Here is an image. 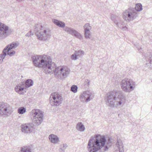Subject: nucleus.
I'll list each match as a JSON object with an SVG mask.
<instances>
[{"instance_id":"f257e3e1","label":"nucleus","mask_w":152,"mask_h":152,"mask_svg":"<svg viewBox=\"0 0 152 152\" xmlns=\"http://www.w3.org/2000/svg\"><path fill=\"white\" fill-rule=\"evenodd\" d=\"M32 61L34 66L42 68L46 74L54 72L55 76L63 80L69 75L70 69L66 66L56 67L52 62L50 56L45 55H36L32 57Z\"/></svg>"},{"instance_id":"f03ea898","label":"nucleus","mask_w":152,"mask_h":152,"mask_svg":"<svg viewBox=\"0 0 152 152\" xmlns=\"http://www.w3.org/2000/svg\"><path fill=\"white\" fill-rule=\"evenodd\" d=\"M111 145L110 140L107 141L104 136H101L99 134H96L94 137H92L89 140L87 148L89 152H97L102 148L103 150L106 151Z\"/></svg>"},{"instance_id":"7ed1b4c3","label":"nucleus","mask_w":152,"mask_h":152,"mask_svg":"<svg viewBox=\"0 0 152 152\" xmlns=\"http://www.w3.org/2000/svg\"><path fill=\"white\" fill-rule=\"evenodd\" d=\"M31 113L33 116V123L23 124L21 126V131L24 133L28 134L32 132L34 129V126L39 125L43 120V114L39 110H33Z\"/></svg>"},{"instance_id":"20e7f679","label":"nucleus","mask_w":152,"mask_h":152,"mask_svg":"<svg viewBox=\"0 0 152 152\" xmlns=\"http://www.w3.org/2000/svg\"><path fill=\"white\" fill-rule=\"evenodd\" d=\"M107 105L110 108L124 104V96L121 91H113L109 92L105 97Z\"/></svg>"},{"instance_id":"39448f33","label":"nucleus","mask_w":152,"mask_h":152,"mask_svg":"<svg viewBox=\"0 0 152 152\" xmlns=\"http://www.w3.org/2000/svg\"><path fill=\"white\" fill-rule=\"evenodd\" d=\"M135 9L130 7L125 10L122 13V17L127 22H130L134 20L138 17V13L135 11Z\"/></svg>"},{"instance_id":"423d86ee","label":"nucleus","mask_w":152,"mask_h":152,"mask_svg":"<svg viewBox=\"0 0 152 152\" xmlns=\"http://www.w3.org/2000/svg\"><path fill=\"white\" fill-rule=\"evenodd\" d=\"M35 34L39 40L43 41L48 40L51 36L50 30L42 26H41L40 30L37 31Z\"/></svg>"},{"instance_id":"0eeeda50","label":"nucleus","mask_w":152,"mask_h":152,"mask_svg":"<svg viewBox=\"0 0 152 152\" xmlns=\"http://www.w3.org/2000/svg\"><path fill=\"white\" fill-rule=\"evenodd\" d=\"M120 84L122 89L126 92L133 91L135 87V83L131 79H125L122 80Z\"/></svg>"},{"instance_id":"6e6552de","label":"nucleus","mask_w":152,"mask_h":152,"mask_svg":"<svg viewBox=\"0 0 152 152\" xmlns=\"http://www.w3.org/2000/svg\"><path fill=\"white\" fill-rule=\"evenodd\" d=\"M49 99L50 104L53 106H58L62 103L63 100L61 95L57 92L52 93Z\"/></svg>"},{"instance_id":"1a4fd4ad","label":"nucleus","mask_w":152,"mask_h":152,"mask_svg":"<svg viewBox=\"0 0 152 152\" xmlns=\"http://www.w3.org/2000/svg\"><path fill=\"white\" fill-rule=\"evenodd\" d=\"M11 31L9 27L4 24L0 22V40L5 39L11 34Z\"/></svg>"},{"instance_id":"9d476101","label":"nucleus","mask_w":152,"mask_h":152,"mask_svg":"<svg viewBox=\"0 0 152 152\" xmlns=\"http://www.w3.org/2000/svg\"><path fill=\"white\" fill-rule=\"evenodd\" d=\"M94 97V93L91 91H87L81 93L80 96V100L82 102H87L90 101Z\"/></svg>"},{"instance_id":"9b49d317","label":"nucleus","mask_w":152,"mask_h":152,"mask_svg":"<svg viewBox=\"0 0 152 152\" xmlns=\"http://www.w3.org/2000/svg\"><path fill=\"white\" fill-rule=\"evenodd\" d=\"M18 44L16 42H12L7 46L4 49L2 53L0 54V64L3 62V60L7 55L6 52L11 49L16 48Z\"/></svg>"},{"instance_id":"f8f14e48","label":"nucleus","mask_w":152,"mask_h":152,"mask_svg":"<svg viewBox=\"0 0 152 152\" xmlns=\"http://www.w3.org/2000/svg\"><path fill=\"white\" fill-rule=\"evenodd\" d=\"M12 112L11 106L7 103L0 104V114L1 115H7Z\"/></svg>"},{"instance_id":"ddd939ff","label":"nucleus","mask_w":152,"mask_h":152,"mask_svg":"<svg viewBox=\"0 0 152 152\" xmlns=\"http://www.w3.org/2000/svg\"><path fill=\"white\" fill-rule=\"evenodd\" d=\"M64 30L68 34L75 36L79 39H80L82 38L83 36L81 34L71 28L66 26Z\"/></svg>"},{"instance_id":"4468645a","label":"nucleus","mask_w":152,"mask_h":152,"mask_svg":"<svg viewBox=\"0 0 152 152\" xmlns=\"http://www.w3.org/2000/svg\"><path fill=\"white\" fill-rule=\"evenodd\" d=\"M64 30L68 34L75 36L79 39H80L82 38L83 36L81 34L71 28L66 26Z\"/></svg>"},{"instance_id":"2eb2a0df","label":"nucleus","mask_w":152,"mask_h":152,"mask_svg":"<svg viewBox=\"0 0 152 152\" xmlns=\"http://www.w3.org/2000/svg\"><path fill=\"white\" fill-rule=\"evenodd\" d=\"M144 64L145 69L147 70L148 69H152V54L148 53L147 55L145 56Z\"/></svg>"},{"instance_id":"dca6fc26","label":"nucleus","mask_w":152,"mask_h":152,"mask_svg":"<svg viewBox=\"0 0 152 152\" xmlns=\"http://www.w3.org/2000/svg\"><path fill=\"white\" fill-rule=\"evenodd\" d=\"M114 152H124V145L121 140H118L116 143Z\"/></svg>"},{"instance_id":"f3484780","label":"nucleus","mask_w":152,"mask_h":152,"mask_svg":"<svg viewBox=\"0 0 152 152\" xmlns=\"http://www.w3.org/2000/svg\"><path fill=\"white\" fill-rule=\"evenodd\" d=\"M48 138L50 141L54 144H58L60 142L59 137L56 135L51 134L49 136Z\"/></svg>"},{"instance_id":"a211bd4d","label":"nucleus","mask_w":152,"mask_h":152,"mask_svg":"<svg viewBox=\"0 0 152 152\" xmlns=\"http://www.w3.org/2000/svg\"><path fill=\"white\" fill-rule=\"evenodd\" d=\"M24 89V87L23 84H19L17 85L15 87V91L18 94L21 95L24 94V92L23 91Z\"/></svg>"},{"instance_id":"6ab92c4d","label":"nucleus","mask_w":152,"mask_h":152,"mask_svg":"<svg viewBox=\"0 0 152 152\" xmlns=\"http://www.w3.org/2000/svg\"><path fill=\"white\" fill-rule=\"evenodd\" d=\"M52 20L53 22L59 27L63 28L65 26V23L62 21L55 19H53Z\"/></svg>"},{"instance_id":"aec40b11","label":"nucleus","mask_w":152,"mask_h":152,"mask_svg":"<svg viewBox=\"0 0 152 152\" xmlns=\"http://www.w3.org/2000/svg\"><path fill=\"white\" fill-rule=\"evenodd\" d=\"M77 129L80 132H84L86 129V128L82 122H78L76 126Z\"/></svg>"},{"instance_id":"412c9836","label":"nucleus","mask_w":152,"mask_h":152,"mask_svg":"<svg viewBox=\"0 0 152 152\" xmlns=\"http://www.w3.org/2000/svg\"><path fill=\"white\" fill-rule=\"evenodd\" d=\"M33 81L31 79H28L25 82V87L26 88H28L32 86L33 85Z\"/></svg>"},{"instance_id":"4be33fe9","label":"nucleus","mask_w":152,"mask_h":152,"mask_svg":"<svg viewBox=\"0 0 152 152\" xmlns=\"http://www.w3.org/2000/svg\"><path fill=\"white\" fill-rule=\"evenodd\" d=\"M67 146V144L66 143H63L60 145L59 149V152H64Z\"/></svg>"},{"instance_id":"5701e85b","label":"nucleus","mask_w":152,"mask_h":152,"mask_svg":"<svg viewBox=\"0 0 152 152\" xmlns=\"http://www.w3.org/2000/svg\"><path fill=\"white\" fill-rule=\"evenodd\" d=\"M142 4H141L139 3L136 4L134 8H133V9H135V11L136 12H137L140 11L142 10Z\"/></svg>"},{"instance_id":"b1692460","label":"nucleus","mask_w":152,"mask_h":152,"mask_svg":"<svg viewBox=\"0 0 152 152\" xmlns=\"http://www.w3.org/2000/svg\"><path fill=\"white\" fill-rule=\"evenodd\" d=\"M114 23L116 25V26L119 28H121L123 25L124 21L123 20H118L114 21Z\"/></svg>"},{"instance_id":"393cba45","label":"nucleus","mask_w":152,"mask_h":152,"mask_svg":"<svg viewBox=\"0 0 152 152\" xmlns=\"http://www.w3.org/2000/svg\"><path fill=\"white\" fill-rule=\"evenodd\" d=\"M75 54H77V56L79 58L82 57L84 54V52L81 50H79L78 51H75Z\"/></svg>"},{"instance_id":"a878e982","label":"nucleus","mask_w":152,"mask_h":152,"mask_svg":"<svg viewBox=\"0 0 152 152\" xmlns=\"http://www.w3.org/2000/svg\"><path fill=\"white\" fill-rule=\"evenodd\" d=\"M26 112V109L24 107H19L18 110V113L22 114L25 113Z\"/></svg>"},{"instance_id":"bb28decb","label":"nucleus","mask_w":152,"mask_h":152,"mask_svg":"<svg viewBox=\"0 0 152 152\" xmlns=\"http://www.w3.org/2000/svg\"><path fill=\"white\" fill-rule=\"evenodd\" d=\"M84 32V37L86 39H90L91 36V33L90 31H85Z\"/></svg>"},{"instance_id":"cd10ccee","label":"nucleus","mask_w":152,"mask_h":152,"mask_svg":"<svg viewBox=\"0 0 152 152\" xmlns=\"http://www.w3.org/2000/svg\"><path fill=\"white\" fill-rule=\"evenodd\" d=\"M92 27L89 23H87L84 25V31H90Z\"/></svg>"},{"instance_id":"c85d7f7f","label":"nucleus","mask_w":152,"mask_h":152,"mask_svg":"<svg viewBox=\"0 0 152 152\" xmlns=\"http://www.w3.org/2000/svg\"><path fill=\"white\" fill-rule=\"evenodd\" d=\"M20 152H31L30 148L27 147H23L21 148Z\"/></svg>"},{"instance_id":"c756f323","label":"nucleus","mask_w":152,"mask_h":152,"mask_svg":"<svg viewBox=\"0 0 152 152\" xmlns=\"http://www.w3.org/2000/svg\"><path fill=\"white\" fill-rule=\"evenodd\" d=\"M77 87L75 85L72 86L71 88V90L73 92L75 93L77 92Z\"/></svg>"},{"instance_id":"7c9ffc66","label":"nucleus","mask_w":152,"mask_h":152,"mask_svg":"<svg viewBox=\"0 0 152 152\" xmlns=\"http://www.w3.org/2000/svg\"><path fill=\"white\" fill-rule=\"evenodd\" d=\"M71 58L72 60H75L78 58L77 56V54H75V51L74 54L72 55Z\"/></svg>"},{"instance_id":"2f4dec72","label":"nucleus","mask_w":152,"mask_h":152,"mask_svg":"<svg viewBox=\"0 0 152 152\" xmlns=\"http://www.w3.org/2000/svg\"><path fill=\"white\" fill-rule=\"evenodd\" d=\"M84 84L87 87H89L90 84L89 80L88 79L85 80Z\"/></svg>"},{"instance_id":"473e14b6","label":"nucleus","mask_w":152,"mask_h":152,"mask_svg":"<svg viewBox=\"0 0 152 152\" xmlns=\"http://www.w3.org/2000/svg\"><path fill=\"white\" fill-rule=\"evenodd\" d=\"M111 19L114 23V21L118 20L117 18L113 14H112L111 15Z\"/></svg>"},{"instance_id":"72a5a7b5","label":"nucleus","mask_w":152,"mask_h":152,"mask_svg":"<svg viewBox=\"0 0 152 152\" xmlns=\"http://www.w3.org/2000/svg\"><path fill=\"white\" fill-rule=\"evenodd\" d=\"M10 50L9 51H7V52H8L7 54L10 55V56H12L15 53V51H13L12 52H9Z\"/></svg>"},{"instance_id":"f704fd0d","label":"nucleus","mask_w":152,"mask_h":152,"mask_svg":"<svg viewBox=\"0 0 152 152\" xmlns=\"http://www.w3.org/2000/svg\"><path fill=\"white\" fill-rule=\"evenodd\" d=\"M31 32H28L26 34V36L28 37H29L31 35H33L34 34L33 33L31 34Z\"/></svg>"},{"instance_id":"c9c22d12","label":"nucleus","mask_w":152,"mask_h":152,"mask_svg":"<svg viewBox=\"0 0 152 152\" xmlns=\"http://www.w3.org/2000/svg\"><path fill=\"white\" fill-rule=\"evenodd\" d=\"M127 29V28L126 26H123L122 29L123 31L126 30Z\"/></svg>"},{"instance_id":"e433bc0d","label":"nucleus","mask_w":152,"mask_h":152,"mask_svg":"<svg viewBox=\"0 0 152 152\" xmlns=\"http://www.w3.org/2000/svg\"><path fill=\"white\" fill-rule=\"evenodd\" d=\"M39 25H36L35 26V31H36V30H37V27H39Z\"/></svg>"},{"instance_id":"4c0bfd02","label":"nucleus","mask_w":152,"mask_h":152,"mask_svg":"<svg viewBox=\"0 0 152 152\" xmlns=\"http://www.w3.org/2000/svg\"><path fill=\"white\" fill-rule=\"evenodd\" d=\"M138 47H137V49L138 51H139L140 50V49H141V48L140 47V46L139 45H138Z\"/></svg>"},{"instance_id":"58836bf2","label":"nucleus","mask_w":152,"mask_h":152,"mask_svg":"<svg viewBox=\"0 0 152 152\" xmlns=\"http://www.w3.org/2000/svg\"><path fill=\"white\" fill-rule=\"evenodd\" d=\"M18 1H22L23 0H17Z\"/></svg>"}]
</instances>
